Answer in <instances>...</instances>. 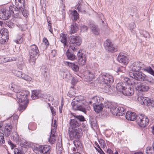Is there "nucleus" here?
Masks as SVG:
<instances>
[{
  "instance_id": "21",
  "label": "nucleus",
  "mask_w": 154,
  "mask_h": 154,
  "mask_svg": "<svg viewBox=\"0 0 154 154\" xmlns=\"http://www.w3.org/2000/svg\"><path fill=\"white\" fill-rule=\"evenodd\" d=\"M137 116L135 113L128 111L126 113L125 117L127 119L133 121L136 119Z\"/></svg>"
},
{
  "instance_id": "7",
  "label": "nucleus",
  "mask_w": 154,
  "mask_h": 154,
  "mask_svg": "<svg viewBox=\"0 0 154 154\" xmlns=\"http://www.w3.org/2000/svg\"><path fill=\"white\" fill-rule=\"evenodd\" d=\"M136 119L137 123L141 127H145L149 124L147 117L142 114L137 116Z\"/></svg>"
},
{
  "instance_id": "53",
  "label": "nucleus",
  "mask_w": 154,
  "mask_h": 154,
  "mask_svg": "<svg viewBox=\"0 0 154 154\" xmlns=\"http://www.w3.org/2000/svg\"><path fill=\"white\" fill-rule=\"evenodd\" d=\"M41 148H42V146H39L38 147H36L34 150L35 152L37 154H42V151L40 150Z\"/></svg>"
},
{
  "instance_id": "1",
  "label": "nucleus",
  "mask_w": 154,
  "mask_h": 154,
  "mask_svg": "<svg viewBox=\"0 0 154 154\" xmlns=\"http://www.w3.org/2000/svg\"><path fill=\"white\" fill-rule=\"evenodd\" d=\"M10 89L17 93V101L19 102L22 103L27 99V97L29 94L28 91H21L20 87L16 85H11Z\"/></svg>"
},
{
  "instance_id": "45",
  "label": "nucleus",
  "mask_w": 154,
  "mask_h": 154,
  "mask_svg": "<svg viewBox=\"0 0 154 154\" xmlns=\"http://www.w3.org/2000/svg\"><path fill=\"white\" fill-rule=\"evenodd\" d=\"M74 117L77 120H79L80 122L85 121L84 117L82 115H76Z\"/></svg>"
},
{
  "instance_id": "26",
  "label": "nucleus",
  "mask_w": 154,
  "mask_h": 154,
  "mask_svg": "<svg viewBox=\"0 0 154 154\" xmlns=\"http://www.w3.org/2000/svg\"><path fill=\"white\" fill-rule=\"evenodd\" d=\"M66 65H68L74 71L77 72L79 71V68L78 66L74 63L66 62L65 63Z\"/></svg>"
},
{
  "instance_id": "24",
  "label": "nucleus",
  "mask_w": 154,
  "mask_h": 154,
  "mask_svg": "<svg viewBox=\"0 0 154 154\" xmlns=\"http://www.w3.org/2000/svg\"><path fill=\"white\" fill-rule=\"evenodd\" d=\"M12 126L10 124H8L5 126L4 132L6 136H9L11 134L12 130Z\"/></svg>"
},
{
  "instance_id": "38",
  "label": "nucleus",
  "mask_w": 154,
  "mask_h": 154,
  "mask_svg": "<svg viewBox=\"0 0 154 154\" xmlns=\"http://www.w3.org/2000/svg\"><path fill=\"white\" fill-rule=\"evenodd\" d=\"M95 73H93L92 72H89L88 75L86 76V79L89 81L92 80L94 79Z\"/></svg>"
},
{
  "instance_id": "64",
  "label": "nucleus",
  "mask_w": 154,
  "mask_h": 154,
  "mask_svg": "<svg viewBox=\"0 0 154 154\" xmlns=\"http://www.w3.org/2000/svg\"><path fill=\"white\" fill-rule=\"evenodd\" d=\"M66 78L68 79V81L70 79H72V76L70 75V74L68 73L65 74Z\"/></svg>"
},
{
  "instance_id": "16",
  "label": "nucleus",
  "mask_w": 154,
  "mask_h": 154,
  "mask_svg": "<svg viewBox=\"0 0 154 154\" xmlns=\"http://www.w3.org/2000/svg\"><path fill=\"white\" fill-rule=\"evenodd\" d=\"M8 11L11 13V15L12 14L14 17L17 16L20 11V9H19L18 8L13 5H12L9 7Z\"/></svg>"
},
{
  "instance_id": "10",
  "label": "nucleus",
  "mask_w": 154,
  "mask_h": 154,
  "mask_svg": "<svg viewBox=\"0 0 154 154\" xmlns=\"http://www.w3.org/2000/svg\"><path fill=\"white\" fill-rule=\"evenodd\" d=\"M69 43L74 46L80 45L82 42V39L79 36L71 35L68 37Z\"/></svg>"
},
{
  "instance_id": "8",
  "label": "nucleus",
  "mask_w": 154,
  "mask_h": 154,
  "mask_svg": "<svg viewBox=\"0 0 154 154\" xmlns=\"http://www.w3.org/2000/svg\"><path fill=\"white\" fill-rule=\"evenodd\" d=\"M129 74L131 77L137 81H144L146 80V75L141 72H130Z\"/></svg>"
},
{
  "instance_id": "37",
  "label": "nucleus",
  "mask_w": 154,
  "mask_h": 154,
  "mask_svg": "<svg viewBox=\"0 0 154 154\" xmlns=\"http://www.w3.org/2000/svg\"><path fill=\"white\" fill-rule=\"evenodd\" d=\"M27 100L23 101V102H25L23 104H21L20 105V106L18 108L19 110L21 112H23L24 110L27 107Z\"/></svg>"
},
{
  "instance_id": "47",
  "label": "nucleus",
  "mask_w": 154,
  "mask_h": 154,
  "mask_svg": "<svg viewBox=\"0 0 154 154\" xmlns=\"http://www.w3.org/2000/svg\"><path fill=\"white\" fill-rule=\"evenodd\" d=\"M12 137L13 138L14 140L16 142L20 141L19 137L16 133L12 134Z\"/></svg>"
},
{
  "instance_id": "41",
  "label": "nucleus",
  "mask_w": 154,
  "mask_h": 154,
  "mask_svg": "<svg viewBox=\"0 0 154 154\" xmlns=\"http://www.w3.org/2000/svg\"><path fill=\"white\" fill-rule=\"evenodd\" d=\"M123 79L124 80L123 82L124 83H123L124 84H125V86L126 85V84H127V85L128 84H131V83L132 81H134L133 80V79L132 80H130L127 77H123L122 78V80Z\"/></svg>"
},
{
  "instance_id": "23",
  "label": "nucleus",
  "mask_w": 154,
  "mask_h": 154,
  "mask_svg": "<svg viewBox=\"0 0 154 154\" xmlns=\"http://www.w3.org/2000/svg\"><path fill=\"white\" fill-rule=\"evenodd\" d=\"M51 147L48 145L42 146L40 150L42 151V154H49Z\"/></svg>"
},
{
  "instance_id": "63",
  "label": "nucleus",
  "mask_w": 154,
  "mask_h": 154,
  "mask_svg": "<svg viewBox=\"0 0 154 154\" xmlns=\"http://www.w3.org/2000/svg\"><path fill=\"white\" fill-rule=\"evenodd\" d=\"M47 98L49 101H52L54 100L53 97L50 94H48L47 96Z\"/></svg>"
},
{
  "instance_id": "49",
  "label": "nucleus",
  "mask_w": 154,
  "mask_h": 154,
  "mask_svg": "<svg viewBox=\"0 0 154 154\" xmlns=\"http://www.w3.org/2000/svg\"><path fill=\"white\" fill-rule=\"evenodd\" d=\"M21 78L28 81H30L32 79V78L30 77L27 75H26L24 73L23 74V75Z\"/></svg>"
},
{
  "instance_id": "9",
  "label": "nucleus",
  "mask_w": 154,
  "mask_h": 154,
  "mask_svg": "<svg viewBox=\"0 0 154 154\" xmlns=\"http://www.w3.org/2000/svg\"><path fill=\"white\" fill-rule=\"evenodd\" d=\"M131 85L134 86L137 90L140 91H146L149 89V86L146 84L136 81H132Z\"/></svg>"
},
{
  "instance_id": "58",
  "label": "nucleus",
  "mask_w": 154,
  "mask_h": 154,
  "mask_svg": "<svg viewBox=\"0 0 154 154\" xmlns=\"http://www.w3.org/2000/svg\"><path fill=\"white\" fill-rule=\"evenodd\" d=\"M69 49H71L74 52H78L79 51L78 49L76 48H75V47L73 46L72 45H70L69 47ZM78 52H77L78 53Z\"/></svg>"
},
{
  "instance_id": "62",
  "label": "nucleus",
  "mask_w": 154,
  "mask_h": 154,
  "mask_svg": "<svg viewBox=\"0 0 154 154\" xmlns=\"http://www.w3.org/2000/svg\"><path fill=\"white\" fill-rule=\"evenodd\" d=\"M51 23H49V22H48V28L49 30L52 33L53 32L52 29L51 28Z\"/></svg>"
},
{
  "instance_id": "42",
  "label": "nucleus",
  "mask_w": 154,
  "mask_h": 154,
  "mask_svg": "<svg viewBox=\"0 0 154 154\" xmlns=\"http://www.w3.org/2000/svg\"><path fill=\"white\" fill-rule=\"evenodd\" d=\"M20 11L22 12L23 16L26 17H27L28 15V11L23 8L22 7H20Z\"/></svg>"
},
{
  "instance_id": "39",
  "label": "nucleus",
  "mask_w": 154,
  "mask_h": 154,
  "mask_svg": "<svg viewBox=\"0 0 154 154\" xmlns=\"http://www.w3.org/2000/svg\"><path fill=\"white\" fill-rule=\"evenodd\" d=\"M110 111L114 115H116L117 116V107H116L112 105L110 106Z\"/></svg>"
},
{
  "instance_id": "6",
  "label": "nucleus",
  "mask_w": 154,
  "mask_h": 154,
  "mask_svg": "<svg viewBox=\"0 0 154 154\" xmlns=\"http://www.w3.org/2000/svg\"><path fill=\"white\" fill-rule=\"evenodd\" d=\"M69 134L71 139H79L82 137L83 133L82 129L79 128L71 130L69 129Z\"/></svg>"
},
{
  "instance_id": "34",
  "label": "nucleus",
  "mask_w": 154,
  "mask_h": 154,
  "mask_svg": "<svg viewBox=\"0 0 154 154\" xmlns=\"http://www.w3.org/2000/svg\"><path fill=\"white\" fill-rule=\"evenodd\" d=\"M66 55L68 59L73 60L75 58V56L73 53L70 52L69 50H67L66 53Z\"/></svg>"
},
{
  "instance_id": "43",
  "label": "nucleus",
  "mask_w": 154,
  "mask_h": 154,
  "mask_svg": "<svg viewBox=\"0 0 154 154\" xmlns=\"http://www.w3.org/2000/svg\"><path fill=\"white\" fill-rule=\"evenodd\" d=\"M140 33L145 38H149L150 36L148 32L146 31H142V30H140Z\"/></svg>"
},
{
  "instance_id": "48",
  "label": "nucleus",
  "mask_w": 154,
  "mask_h": 154,
  "mask_svg": "<svg viewBox=\"0 0 154 154\" xmlns=\"http://www.w3.org/2000/svg\"><path fill=\"white\" fill-rule=\"evenodd\" d=\"M74 144L77 150H79L81 148V143L79 141H74Z\"/></svg>"
},
{
  "instance_id": "51",
  "label": "nucleus",
  "mask_w": 154,
  "mask_h": 154,
  "mask_svg": "<svg viewBox=\"0 0 154 154\" xmlns=\"http://www.w3.org/2000/svg\"><path fill=\"white\" fill-rule=\"evenodd\" d=\"M14 73L17 77L21 78H22L23 75V74H24L22 73V72L21 71L17 70L15 71H14Z\"/></svg>"
},
{
  "instance_id": "35",
  "label": "nucleus",
  "mask_w": 154,
  "mask_h": 154,
  "mask_svg": "<svg viewBox=\"0 0 154 154\" xmlns=\"http://www.w3.org/2000/svg\"><path fill=\"white\" fill-rule=\"evenodd\" d=\"M100 101L99 98L97 97H94L92 98L89 101L90 103L93 105L98 104Z\"/></svg>"
},
{
  "instance_id": "5",
  "label": "nucleus",
  "mask_w": 154,
  "mask_h": 154,
  "mask_svg": "<svg viewBox=\"0 0 154 154\" xmlns=\"http://www.w3.org/2000/svg\"><path fill=\"white\" fill-rule=\"evenodd\" d=\"M99 80L101 83L106 84L108 88H109L110 84L113 82L114 79L111 75L107 73H103L99 76Z\"/></svg>"
},
{
  "instance_id": "54",
  "label": "nucleus",
  "mask_w": 154,
  "mask_h": 154,
  "mask_svg": "<svg viewBox=\"0 0 154 154\" xmlns=\"http://www.w3.org/2000/svg\"><path fill=\"white\" fill-rule=\"evenodd\" d=\"M103 105L104 107H105L108 109H110V106H111L112 105V104L111 103L109 102H106L105 103H104L103 104Z\"/></svg>"
},
{
  "instance_id": "60",
  "label": "nucleus",
  "mask_w": 154,
  "mask_h": 154,
  "mask_svg": "<svg viewBox=\"0 0 154 154\" xmlns=\"http://www.w3.org/2000/svg\"><path fill=\"white\" fill-rule=\"evenodd\" d=\"M125 69V68L121 66L120 67H118L117 69H116V71L117 72H122Z\"/></svg>"
},
{
  "instance_id": "55",
  "label": "nucleus",
  "mask_w": 154,
  "mask_h": 154,
  "mask_svg": "<svg viewBox=\"0 0 154 154\" xmlns=\"http://www.w3.org/2000/svg\"><path fill=\"white\" fill-rule=\"evenodd\" d=\"M14 58H12L10 57H7L3 59V63H6L7 62L13 61L14 60Z\"/></svg>"
},
{
  "instance_id": "19",
  "label": "nucleus",
  "mask_w": 154,
  "mask_h": 154,
  "mask_svg": "<svg viewBox=\"0 0 154 154\" xmlns=\"http://www.w3.org/2000/svg\"><path fill=\"white\" fill-rule=\"evenodd\" d=\"M69 124L70 126L69 129L71 130L72 129H74V128L79 127L80 126V123L75 118L74 119L70 120Z\"/></svg>"
},
{
  "instance_id": "56",
  "label": "nucleus",
  "mask_w": 154,
  "mask_h": 154,
  "mask_svg": "<svg viewBox=\"0 0 154 154\" xmlns=\"http://www.w3.org/2000/svg\"><path fill=\"white\" fill-rule=\"evenodd\" d=\"M97 147H95V148L96 150L99 152V153L100 154H102L103 153V152L101 149L99 145L97 144Z\"/></svg>"
},
{
  "instance_id": "59",
  "label": "nucleus",
  "mask_w": 154,
  "mask_h": 154,
  "mask_svg": "<svg viewBox=\"0 0 154 154\" xmlns=\"http://www.w3.org/2000/svg\"><path fill=\"white\" fill-rule=\"evenodd\" d=\"M24 64L23 63V62H22L20 63H18V65H17V66L18 68L20 70H22L23 69V67L24 66Z\"/></svg>"
},
{
  "instance_id": "57",
  "label": "nucleus",
  "mask_w": 154,
  "mask_h": 154,
  "mask_svg": "<svg viewBox=\"0 0 154 154\" xmlns=\"http://www.w3.org/2000/svg\"><path fill=\"white\" fill-rule=\"evenodd\" d=\"M42 72L44 73V75L45 76H47V74L46 73L47 71H48V69L44 66H43L42 68Z\"/></svg>"
},
{
  "instance_id": "61",
  "label": "nucleus",
  "mask_w": 154,
  "mask_h": 154,
  "mask_svg": "<svg viewBox=\"0 0 154 154\" xmlns=\"http://www.w3.org/2000/svg\"><path fill=\"white\" fill-rule=\"evenodd\" d=\"M50 109L51 111V112L52 113L53 116H54L56 115V111L55 109L53 107L50 106Z\"/></svg>"
},
{
  "instance_id": "29",
  "label": "nucleus",
  "mask_w": 154,
  "mask_h": 154,
  "mask_svg": "<svg viewBox=\"0 0 154 154\" xmlns=\"http://www.w3.org/2000/svg\"><path fill=\"white\" fill-rule=\"evenodd\" d=\"M70 15L72 20H77L79 19V14L76 10L71 11Z\"/></svg>"
},
{
  "instance_id": "40",
  "label": "nucleus",
  "mask_w": 154,
  "mask_h": 154,
  "mask_svg": "<svg viewBox=\"0 0 154 154\" xmlns=\"http://www.w3.org/2000/svg\"><path fill=\"white\" fill-rule=\"evenodd\" d=\"M110 111L114 115H116L117 116V107H116L112 105L110 106Z\"/></svg>"
},
{
  "instance_id": "22",
  "label": "nucleus",
  "mask_w": 154,
  "mask_h": 154,
  "mask_svg": "<svg viewBox=\"0 0 154 154\" xmlns=\"http://www.w3.org/2000/svg\"><path fill=\"white\" fill-rule=\"evenodd\" d=\"M76 8L79 12H81L84 13H86L84 5H83V2L82 1H79L78 4L76 6Z\"/></svg>"
},
{
  "instance_id": "11",
  "label": "nucleus",
  "mask_w": 154,
  "mask_h": 154,
  "mask_svg": "<svg viewBox=\"0 0 154 154\" xmlns=\"http://www.w3.org/2000/svg\"><path fill=\"white\" fill-rule=\"evenodd\" d=\"M104 46L105 49L108 51L113 52L117 51V48L112 43L111 40L107 39L104 42Z\"/></svg>"
},
{
  "instance_id": "17",
  "label": "nucleus",
  "mask_w": 154,
  "mask_h": 154,
  "mask_svg": "<svg viewBox=\"0 0 154 154\" xmlns=\"http://www.w3.org/2000/svg\"><path fill=\"white\" fill-rule=\"evenodd\" d=\"M45 97L44 94H42L41 90H33L32 91L31 97L33 100L39 98H44Z\"/></svg>"
},
{
  "instance_id": "46",
  "label": "nucleus",
  "mask_w": 154,
  "mask_h": 154,
  "mask_svg": "<svg viewBox=\"0 0 154 154\" xmlns=\"http://www.w3.org/2000/svg\"><path fill=\"white\" fill-rule=\"evenodd\" d=\"M5 141L4 139V135L2 133L0 132V145L5 143Z\"/></svg>"
},
{
  "instance_id": "18",
  "label": "nucleus",
  "mask_w": 154,
  "mask_h": 154,
  "mask_svg": "<svg viewBox=\"0 0 154 154\" xmlns=\"http://www.w3.org/2000/svg\"><path fill=\"white\" fill-rule=\"evenodd\" d=\"M77 55L79 57V64L81 66L85 65L86 60V56L85 54L80 53L79 51Z\"/></svg>"
},
{
  "instance_id": "36",
  "label": "nucleus",
  "mask_w": 154,
  "mask_h": 154,
  "mask_svg": "<svg viewBox=\"0 0 154 154\" xmlns=\"http://www.w3.org/2000/svg\"><path fill=\"white\" fill-rule=\"evenodd\" d=\"M146 152L147 154H154V141L152 145V147L149 146L146 148Z\"/></svg>"
},
{
  "instance_id": "30",
  "label": "nucleus",
  "mask_w": 154,
  "mask_h": 154,
  "mask_svg": "<svg viewBox=\"0 0 154 154\" xmlns=\"http://www.w3.org/2000/svg\"><path fill=\"white\" fill-rule=\"evenodd\" d=\"M90 122L92 128L93 129H97V125L96 119L95 118L92 117H90Z\"/></svg>"
},
{
  "instance_id": "32",
  "label": "nucleus",
  "mask_w": 154,
  "mask_h": 154,
  "mask_svg": "<svg viewBox=\"0 0 154 154\" xmlns=\"http://www.w3.org/2000/svg\"><path fill=\"white\" fill-rule=\"evenodd\" d=\"M67 35L65 34L61 33L60 35V40L64 44V45H66L67 42Z\"/></svg>"
},
{
  "instance_id": "4",
  "label": "nucleus",
  "mask_w": 154,
  "mask_h": 154,
  "mask_svg": "<svg viewBox=\"0 0 154 154\" xmlns=\"http://www.w3.org/2000/svg\"><path fill=\"white\" fill-rule=\"evenodd\" d=\"M29 51L30 62H32L34 64L36 59L39 55V51L38 47L35 45H31Z\"/></svg>"
},
{
  "instance_id": "25",
  "label": "nucleus",
  "mask_w": 154,
  "mask_h": 154,
  "mask_svg": "<svg viewBox=\"0 0 154 154\" xmlns=\"http://www.w3.org/2000/svg\"><path fill=\"white\" fill-rule=\"evenodd\" d=\"M78 29L79 28L78 24L75 23H73L70 26L69 33L70 35L76 33Z\"/></svg>"
},
{
  "instance_id": "27",
  "label": "nucleus",
  "mask_w": 154,
  "mask_h": 154,
  "mask_svg": "<svg viewBox=\"0 0 154 154\" xmlns=\"http://www.w3.org/2000/svg\"><path fill=\"white\" fill-rule=\"evenodd\" d=\"M117 116H122L124 115L125 113V109L123 107L117 106Z\"/></svg>"
},
{
  "instance_id": "28",
  "label": "nucleus",
  "mask_w": 154,
  "mask_h": 154,
  "mask_svg": "<svg viewBox=\"0 0 154 154\" xmlns=\"http://www.w3.org/2000/svg\"><path fill=\"white\" fill-rule=\"evenodd\" d=\"M94 110L96 112H99L102 110L104 107L103 104L100 103L99 104H95L94 106Z\"/></svg>"
},
{
  "instance_id": "3",
  "label": "nucleus",
  "mask_w": 154,
  "mask_h": 154,
  "mask_svg": "<svg viewBox=\"0 0 154 154\" xmlns=\"http://www.w3.org/2000/svg\"><path fill=\"white\" fill-rule=\"evenodd\" d=\"M84 100V97L81 95L75 97L72 100L71 103L72 109L75 110H79L86 114L85 108L80 105L81 104L83 103V101Z\"/></svg>"
},
{
  "instance_id": "13",
  "label": "nucleus",
  "mask_w": 154,
  "mask_h": 154,
  "mask_svg": "<svg viewBox=\"0 0 154 154\" xmlns=\"http://www.w3.org/2000/svg\"><path fill=\"white\" fill-rule=\"evenodd\" d=\"M9 38V35L8 31L3 30L0 33V43L5 44L7 42Z\"/></svg>"
},
{
  "instance_id": "44",
  "label": "nucleus",
  "mask_w": 154,
  "mask_h": 154,
  "mask_svg": "<svg viewBox=\"0 0 154 154\" xmlns=\"http://www.w3.org/2000/svg\"><path fill=\"white\" fill-rule=\"evenodd\" d=\"M56 141V137L55 136L50 135L49 141L51 144H54Z\"/></svg>"
},
{
  "instance_id": "12",
  "label": "nucleus",
  "mask_w": 154,
  "mask_h": 154,
  "mask_svg": "<svg viewBox=\"0 0 154 154\" xmlns=\"http://www.w3.org/2000/svg\"><path fill=\"white\" fill-rule=\"evenodd\" d=\"M138 99L142 104L154 107V100L152 99L143 97H139Z\"/></svg>"
},
{
  "instance_id": "33",
  "label": "nucleus",
  "mask_w": 154,
  "mask_h": 154,
  "mask_svg": "<svg viewBox=\"0 0 154 154\" xmlns=\"http://www.w3.org/2000/svg\"><path fill=\"white\" fill-rule=\"evenodd\" d=\"M125 84H124L123 83H118L116 85V88L117 91L119 92H122L123 90H124L125 86Z\"/></svg>"
},
{
  "instance_id": "20",
  "label": "nucleus",
  "mask_w": 154,
  "mask_h": 154,
  "mask_svg": "<svg viewBox=\"0 0 154 154\" xmlns=\"http://www.w3.org/2000/svg\"><path fill=\"white\" fill-rule=\"evenodd\" d=\"M117 60L120 63H122L125 65L127 64L128 62V58L126 56L123 55L121 53L118 56Z\"/></svg>"
},
{
  "instance_id": "14",
  "label": "nucleus",
  "mask_w": 154,
  "mask_h": 154,
  "mask_svg": "<svg viewBox=\"0 0 154 154\" xmlns=\"http://www.w3.org/2000/svg\"><path fill=\"white\" fill-rule=\"evenodd\" d=\"M11 13L8 10L1 9L0 10V18L3 20H7L11 17Z\"/></svg>"
},
{
  "instance_id": "50",
  "label": "nucleus",
  "mask_w": 154,
  "mask_h": 154,
  "mask_svg": "<svg viewBox=\"0 0 154 154\" xmlns=\"http://www.w3.org/2000/svg\"><path fill=\"white\" fill-rule=\"evenodd\" d=\"M14 154H24L23 151L20 149L15 148L14 150Z\"/></svg>"
},
{
  "instance_id": "15",
  "label": "nucleus",
  "mask_w": 154,
  "mask_h": 154,
  "mask_svg": "<svg viewBox=\"0 0 154 154\" xmlns=\"http://www.w3.org/2000/svg\"><path fill=\"white\" fill-rule=\"evenodd\" d=\"M122 93L126 96H131L134 94V91L133 88L129 85H127L123 90Z\"/></svg>"
},
{
  "instance_id": "52",
  "label": "nucleus",
  "mask_w": 154,
  "mask_h": 154,
  "mask_svg": "<svg viewBox=\"0 0 154 154\" xmlns=\"http://www.w3.org/2000/svg\"><path fill=\"white\" fill-rule=\"evenodd\" d=\"M98 141L101 147L103 148L105 147L106 144L105 141L103 140L100 139L98 140Z\"/></svg>"
},
{
  "instance_id": "31",
  "label": "nucleus",
  "mask_w": 154,
  "mask_h": 154,
  "mask_svg": "<svg viewBox=\"0 0 154 154\" xmlns=\"http://www.w3.org/2000/svg\"><path fill=\"white\" fill-rule=\"evenodd\" d=\"M90 27L91 29L94 34L95 35H97L98 34V29L97 26L95 24L93 23H90Z\"/></svg>"
},
{
  "instance_id": "2",
  "label": "nucleus",
  "mask_w": 154,
  "mask_h": 154,
  "mask_svg": "<svg viewBox=\"0 0 154 154\" xmlns=\"http://www.w3.org/2000/svg\"><path fill=\"white\" fill-rule=\"evenodd\" d=\"M131 69L133 72H138L141 69L148 72L154 76V71L150 66L146 67L144 64L141 62L133 63L130 67Z\"/></svg>"
}]
</instances>
